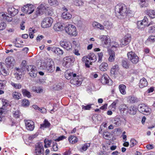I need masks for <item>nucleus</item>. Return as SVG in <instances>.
Instances as JSON below:
<instances>
[{
  "instance_id": "12",
  "label": "nucleus",
  "mask_w": 155,
  "mask_h": 155,
  "mask_svg": "<svg viewBox=\"0 0 155 155\" xmlns=\"http://www.w3.org/2000/svg\"><path fill=\"white\" fill-rule=\"evenodd\" d=\"M59 44L61 47L68 51H69L72 49L71 44L68 41L66 40H61Z\"/></svg>"
},
{
  "instance_id": "62",
  "label": "nucleus",
  "mask_w": 155,
  "mask_h": 155,
  "mask_svg": "<svg viewBox=\"0 0 155 155\" xmlns=\"http://www.w3.org/2000/svg\"><path fill=\"white\" fill-rule=\"evenodd\" d=\"M148 40L150 42L155 41V35L150 36Z\"/></svg>"
},
{
  "instance_id": "13",
  "label": "nucleus",
  "mask_w": 155,
  "mask_h": 155,
  "mask_svg": "<svg viewBox=\"0 0 155 155\" xmlns=\"http://www.w3.org/2000/svg\"><path fill=\"white\" fill-rule=\"evenodd\" d=\"M131 39V35L129 34H126L121 40L120 45L123 46L128 44L130 41Z\"/></svg>"
},
{
  "instance_id": "25",
  "label": "nucleus",
  "mask_w": 155,
  "mask_h": 155,
  "mask_svg": "<svg viewBox=\"0 0 155 155\" xmlns=\"http://www.w3.org/2000/svg\"><path fill=\"white\" fill-rule=\"evenodd\" d=\"M63 27H64V26H63L61 23H57L54 25L53 28L54 30L59 31L62 30Z\"/></svg>"
},
{
  "instance_id": "54",
  "label": "nucleus",
  "mask_w": 155,
  "mask_h": 155,
  "mask_svg": "<svg viewBox=\"0 0 155 155\" xmlns=\"http://www.w3.org/2000/svg\"><path fill=\"white\" fill-rule=\"evenodd\" d=\"M30 103L28 100L24 99L22 100V105L23 106L27 107L29 105Z\"/></svg>"
},
{
  "instance_id": "14",
  "label": "nucleus",
  "mask_w": 155,
  "mask_h": 155,
  "mask_svg": "<svg viewBox=\"0 0 155 155\" xmlns=\"http://www.w3.org/2000/svg\"><path fill=\"white\" fill-rule=\"evenodd\" d=\"M2 108L0 109V115H2V114H5V110H6V108L9 105L8 101L5 99H2Z\"/></svg>"
},
{
  "instance_id": "38",
  "label": "nucleus",
  "mask_w": 155,
  "mask_h": 155,
  "mask_svg": "<svg viewBox=\"0 0 155 155\" xmlns=\"http://www.w3.org/2000/svg\"><path fill=\"white\" fill-rule=\"evenodd\" d=\"M119 70V66L118 65L116 64L113 66L110 70V73L111 74L115 75V72Z\"/></svg>"
},
{
  "instance_id": "30",
  "label": "nucleus",
  "mask_w": 155,
  "mask_h": 155,
  "mask_svg": "<svg viewBox=\"0 0 155 155\" xmlns=\"http://www.w3.org/2000/svg\"><path fill=\"white\" fill-rule=\"evenodd\" d=\"M108 64L105 62H103L99 66V69L102 71H107L108 69Z\"/></svg>"
},
{
  "instance_id": "2",
  "label": "nucleus",
  "mask_w": 155,
  "mask_h": 155,
  "mask_svg": "<svg viewBox=\"0 0 155 155\" xmlns=\"http://www.w3.org/2000/svg\"><path fill=\"white\" fill-rule=\"evenodd\" d=\"M54 62L52 60H46L44 61L41 63V68L47 69L48 72H53L54 70Z\"/></svg>"
},
{
  "instance_id": "46",
  "label": "nucleus",
  "mask_w": 155,
  "mask_h": 155,
  "mask_svg": "<svg viewBox=\"0 0 155 155\" xmlns=\"http://www.w3.org/2000/svg\"><path fill=\"white\" fill-rule=\"evenodd\" d=\"M48 2L51 5L56 6L58 5V2L57 0H48Z\"/></svg>"
},
{
  "instance_id": "23",
  "label": "nucleus",
  "mask_w": 155,
  "mask_h": 155,
  "mask_svg": "<svg viewBox=\"0 0 155 155\" xmlns=\"http://www.w3.org/2000/svg\"><path fill=\"white\" fill-rule=\"evenodd\" d=\"M147 84L148 82L145 78H143L140 80L139 86L140 88H143L146 87Z\"/></svg>"
},
{
  "instance_id": "32",
  "label": "nucleus",
  "mask_w": 155,
  "mask_h": 155,
  "mask_svg": "<svg viewBox=\"0 0 155 155\" xmlns=\"http://www.w3.org/2000/svg\"><path fill=\"white\" fill-rule=\"evenodd\" d=\"M74 74L71 72L70 70H67L65 72V77L67 79H70L73 77Z\"/></svg>"
},
{
  "instance_id": "4",
  "label": "nucleus",
  "mask_w": 155,
  "mask_h": 155,
  "mask_svg": "<svg viewBox=\"0 0 155 155\" xmlns=\"http://www.w3.org/2000/svg\"><path fill=\"white\" fill-rule=\"evenodd\" d=\"M64 27L65 30L69 35L75 36L77 35L76 28L74 26L70 24H68Z\"/></svg>"
},
{
  "instance_id": "8",
  "label": "nucleus",
  "mask_w": 155,
  "mask_h": 155,
  "mask_svg": "<svg viewBox=\"0 0 155 155\" xmlns=\"http://www.w3.org/2000/svg\"><path fill=\"white\" fill-rule=\"evenodd\" d=\"M127 56L128 59L134 64H137L139 61L138 56L133 51H131L128 53Z\"/></svg>"
},
{
  "instance_id": "48",
  "label": "nucleus",
  "mask_w": 155,
  "mask_h": 155,
  "mask_svg": "<svg viewBox=\"0 0 155 155\" xmlns=\"http://www.w3.org/2000/svg\"><path fill=\"white\" fill-rule=\"evenodd\" d=\"M111 136L110 133L108 132H105L103 134L104 138L106 140H110Z\"/></svg>"
},
{
  "instance_id": "52",
  "label": "nucleus",
  "mask_w": 155,
  "mask_h": 155,
  "mask_svg": "<svg viewBox=\"0 0 155 155\" xmlns=\"http://www.w3.org/2000/svg\"><path fill=\"white\" fill-rule=\"evenodd\" d=\"M103 24L105 28L107 29H110L112 27L111 25H110L108 21H104Z\"/></svg>"
},
{
  "instance_id": "28",
  "label": "nucleus",
  "mask_w": 155,
  "mask_h": 155,
  "mask_svg": "<svg viewBox=\"0 0 155 155\" xmlns=\"http://www.w3.org/2000/svg\"><path fill=\"white\" fill-rule=\"evenodd\" d=\"M92 25L94 28H97L101 30H103L104 29L103 25L96 21L93 22L92 23Z\"/></svg>"
},
{
  "instance_id": "34",
  "label": "nucleus",
  "mask_w": 155,
  "mask_h": 155,
  "mask_svg": "<svg viewBox=\"0 0 155 155\" xmlns=\"http://www.w3.org/2000/svg\"><path fill=\"white\" fill-rule=\"evenodd\" d=\"M62 17L64 19H70L71 18L72 15L70 13L66 12L62 13Z\"/></svg>"
},
{
  "instance_id": "42",
  "label": "nucleus",
  "mask_w": 155,
  "mask_h": 155,
  "mask_svg": "<svg viewBox=\"0 0 155 155\" xmlns=\"http://www.w3.org/2000/svg\"><path fill=\"white\" fill-rule=\"evenodd\" d=\"M0 16L2 17L3 18L5 19L7 21H11L12 20V18L11 17H9L3 13H1L0 14Z\"/></svg>"
},
{
  "instance_id": "58",
  "label": "nucleus",
  "mask_w": 155,
  "mask_h": 155,
  "mask_svg": "<svg viewBox=\"0 0 155 155\" xmlns=\"http://www.w3.org/2000/svg\"><path fill=\"white\" fill-rule=\"evenodd\" d=\"M52 148L53 150L55 151H57L58 149V147L57 144L55 142H53Z\"/></svg>"
},
{
  "instance_id": "55",
  "label": "nucleus",
  "mask_w": 155,
  "mask_h": 155,
  "mask_svg": "<svg viewBox=\"0 0 155 155\" xmlns=\"http://www.w3.org/2000/svg\"><path fill=\"white\" fill-rule=\"evenodd\" d=\"M137 142L136 140L134 139H132L130 141V147H132L137 143Z\"/></svg>"
},
{
  "instance_id": "60",
  "label": "nucleus",
  "mask_w": 155,
  "mask_h": 155,
  "mask_svg": "<svg viewBox=\"0 0 155 155\" xmlns=\"http://www.w3.org/2000/svg\"><path fill=\"white\" fill-rule=\"evenodd\" d=\"M143 23V25L147 26L148 18L146 17H144L143 19L141 21Z\"/></svg>"
},
{
  "instance_id": "3",
  "label": "nucleus",
  "mask_w": 155,
  "mask_h": 155,
  "mask_svg": "<svg viewBox=\"0 0 155 155\" xmlns=\"http://www.w3.org/2000/svg\"><path fill=\"white\" fill-rule=\"evenodd\" d=\"M82 60L85 62L86 67L89 68L90 67V65H92L93 62L96 61L97 58L94 53H90L87 56L83 57Z\"/></svg>"
},
{
  "instance_id": "61",
  "label": "nucleus",
  "mask_w": 155,
  "mask_h": 155,
  "mask_svg": "<svg viewBox=\"0 0 155 155\" xmlns=\"http://www.w3.org/2000/svg\"><path fill=\"white\" fill-rule=\"evenodd\" d=\"M0 72L4 76H6L8 74V71L6 70L4 68L0 71Z\"/></svg>"
},
{
  "instance_id": "31",
  "label": "nucleus",
  "mask_w": 155,
  "mask_h": 155,
  "mask_svg": "<svg viewBox=\"0 0 155 155\" xmlns=\"http://www.w3.org/2000/svg\"><path fill=\"white\" fill-rule=\"evenodd\" d=\"M121 122V121L120 118L118 117L114 119V120L113 121L114 126L115 127L119 126L120 125Z\"/></svg>"
},
{
  "instance_id": "63",
  "label": "nucleus",
  "mask_w": 155,
  "mask_h": 155,
  "mask_svg": "<svg viewBox=\"0 0 155 155\" xmlns=\"http://www.w3.org/2000/svg\"><path fill=\"white\" fill-rule=\"evenodd\" d=\"M149 31L150 32H155V24L152 26H151L149 28Z\"/></svg>"
},
{
  "instance_id": "9",
  "label": "nucleus",
  "mask_w": 155,
  "mask_h": 155,
  "mask_svg": "<svg viewBox=\"0 0 155 155\" xmlns=\"http://www.w3.org/2000/svg\"><path fill=\"white\" fill-rule=\"evenodd\" d=\"M139 111L145 115H148L150 113V109L144 104L139 105Z\"/></svg>"
},
{
  "instance_id": "37",
  "label": "nucleus",
  "mask_w": 155,
  "mask_h": 155,
  "mask_svg": "<svg viewBox=\"0 0 155 155\" xmlns=\"http://www.w3.org/2000/svg\"><path fill=\"white\" fill-rule=\"evenodd\" d=\"M43 7L44 8V5H42L38 7L36 11V15L34 17L35 18L38 15H40L41 13V12H42Z\"/></svg>"
},
{
  "instance_id": "50",
  "label": "nucleus",
  "mask_w": 155,
  "mask_h": 155,
  "mask_svg": "<svg viewBox=\"0 0 155 155\" xmlns=\"http://www.w3.org/2000/svg\"><path fill=\"white\" fill-rule=\"evenodd\" d=\"M93 105H94V104H91L86 106L82 105V109L84 110H90L91 108V106Z\"/></svg>"
},
{
  "instance_id": "43",
  "label": "nucleus",
  "mask_w": 155,
  "mask_h": 155,
  "mask_svg": "<svg viewBox=\"0 0 155 155\" xmlns=\"http://www.w3.org/2000/svg\"><path fill=\"white\" fill-rule=\"evenodd\" d=\"M127 108L128 107L126 105L123 104H121L119 107V109L121 111H125Z\"/></svg>"
},
{
  "instance_id": "11",
  "label": "nucleus",
  "mask_w": 155,
  "mask_h": 155,
  "mask_svg": "<svg viewBox=\"0 0 155 155\" xmlns=\"http://www.w3.org/2000/svg\"><path fill=\"white\" fill-rule=\"evenodd\" d=\"M35 155H44V147L41 143H38L35 145Z\"/></svg>"
},
{
  "instance_id": "7",
  "label": "nucleus",
  "mask_w": 155,
  "mask_h": 155,
  "mask_svg": "<svg viewBox=\"0 0 155 155\" xmlns=\"http://www.w3.org/2000/svg\"><path fill=\"white\" fill-rule=\"evenodd\" d=\"M99 38L101 40V44L104 48L108 47L110 43V39L109 36L106 35L100 36Z\"/></svg>"
},
{
  "instance_id": "20",
  "label": "nucleus",
  "mask_w": 155,
  "mask_h": 155,
  "mask_svg": "<svg viewBox=\"0 0 155 155\" xmlns=\"http://www.w3.org/2000/svg\"><path fill=\"white\" fill-rule=\"evenodd\" d=\"M25 9L27 11H26V13L28 14H30L32 13L34 10V7L31 4H28L25 6Z\"/></svg>"
},
{
  "instance_id": "16",
  "label": "nucleus",
  "mask_w": 155,
  "mask_h": 155,
  "mask_svg": "<svg viewBox=\"0 0 155 155\" xmlns=\"http://www.w3.org/2000/svg\"><path fill=\"white\" fill-rule=\"evenodd\" d=\"M70 83L77 86H79L81 84V81L79 79V77L77 76L76 74H74L73 75V77L71 80Z\"/></svg>"
},
{
  "instance_id": "15",
  "label": "nucleus",
  "mask_w": 155,
  "mask_h": 155,
  "mask_svg": "<svg viewBox=\"0 0 155 155\" xmlns=\"http://www.w3.org/2000/svg\"><path fill=\"white\" fill-rule=\"evenodd\" d=\"M5 62L8 68H12L15 63V59L13 57L9 56L6 59Z\"/></svg>"
},
{
  "instance_id": "40",
  "label": "nucleus",
  "mask_w": 155,
  "mask_h": 155,
  "mask_svg": "<svg viewBox=\"0 0 155 155\" xmlns=\"http://www.w3.org/2000/svg\"><path fill=\"white\" fill-rule=\"evenodd\" d=\"M50 124L47 120H45L44 123L43 124L41 125V128L42 129L49 127L50 126Z\"/></svg>"
},
{
  "instance_id": "35",
  "label": "nucleus",
  "mask_w": 155,
  "mask_h": 155,
  "mask_svg": "<svg viewBox=\"0 0 155 155\" xmlns=\"http://www.w3.org/2000/svg\"><path fill=\"white\" fill-rule=\"evenodd\" d=\"M22 93L24 96L27 97L28 98H30L31 97V93L26 89H22Z\"/></svg>"
},
{
  "instance_id": "51",
  "label": "nucleus",
  "mask_w": 155,
  "mask_h": 155,
  "mask_svg": "<svg viewBox=\"0 0 155 155\" xmlns=\"http://www.w3.org/2000/svg\"><path fill=\"white\" fill-rule=\"evenodd\" d=\"M122 65L124 68H128L129 67V63L127 62V61L125 60H123L122 61Z\"/></svg>"
},
{
  "instance_id": "5",
  "label": "nucleus",
  "mask_w": 155,
  "mask_h": 155,
  "mask_svg": "<svg viewBox=\"0 0 155 155\" xmlns=\"http://www.w3.org/2000/svg\"><path fill=\"white\" fill-rule=\"evenodd\" d=\"M75 61L74 58L73 56H68L64 58L63 61V65L66 68H69Z\"/></svg>"
},
{
  "instance_id": "57",
  "label": "nucleus",
  "mask_w": 155,
  "mask_h": 155,
  "mask_svg": "<svg viewBox=\"0 0 155 155\" xmlns=\"http://www.w3.org/2000/svg\"><path fill=\"white\" fill-rule=\"evenodd\" d=\"M97 54L98 56V62H101L102 61V58L103 55V54L102 52L98 53Z\"/></svg>"
},
{
  "instance_id": "22",
  "label": "nucleus",
  "mask_w": 155,
  "mask_h": 155,
  "mask_svg": "<svg viewBox=\"0 0 155 155\" xmlns=\"http://www.w3.org/2000/svg\"><path fill=\"white\" fill-rule=\"evenodd\" d=\"M109 55L108 60L109 61L112 62L114 61L115 59V52L112 50H109Z\"/></svg>"
},
{
  "instance_id": "29",
  "label": "nucleus",
  "mask_w": 155,
  "mask_h": 155,
  "mask_svg": "<svg viewBox=\"0 0 155 155\" xmlns=\"http://www.w3.org/2000/svg\"><path fill=\"white\" fill-rule=\"evenodd\" d=\"M146 13L151 18H155V11L153 10H147Z\"/></svg>"
},
{
  "instance_id": "18",
  "label": "nucleus",
  "mask_w": 155,
  "mask_h": 155,
  "mask_svg": "<svg viewBox=\"0 0 155 155\" xmlns=\"http://www.w3.org/2000/svg\"><path fill=\"white\" fill-rule=\"evenodd\" d=\"M109 77L107 74H104L102 76L101 78V81L104 84L110 85L111 84V80L109 79Z\"/></svg>"
},
{
  "instance_id": "27",
  "label": "nucleus",
  "mask_w": 155,
  "mask_h": 155,
  "mask_svg": "<svg viewBox=\"0 0 155 155\" xmlns=\"http://www.w3.org/2000/svg\"><path fill=\"white\" fill-rule=\"evenodd\" d=\"M119 101V100L117 99L114 101L109 106V109L113 111L115 110L116 107V105L118 103Z\"/></svg>"
},
{
  "instance_id": "47",
  "label": "nucleus",
  "mask_w": 155,
  "mask_h": 155,
  "mask_svg": "<svg viewBox=\"0 0 155 155\" xmlns=\"http://www.w3.org/2000/svg\"><path fill=\"white\" fill-rule=\"evenodd\" d=\"M12 96L15 99L18 100L20 98L21 94L17 92H14L12 94Z\"/></svg>"
},
{
  "instance_id": "59",
  "label": "nucleus",
  "mask_w": 155,
  "mask_h": 155,
  "mask_svg": "<svg viewBox=\"0 0 155 155\" xmlns=\"http://www.w3.org/2000/svg\"><path fill=\"white\" fill-rule=\"evenodd\" d=\"M14 116L16 118H18L20 116V113L18 110H17L13 112Z\"/></svg>"
},
{
  "instance_id": "24",
  "label": "nucleus",
  "mask_w": 155,
  "mask_h": 155,
  "mask_svg": "<svg viewBox=\"0 0 155 155\" xmlns=\"http://www.w3.org/2000/svg\"><path fill=\"white\" fill-rule=\"evenodd\" d=\"M127 100V101L131 104H133L137 102L138 101L137 98L133 95L128 96Z\"/></svg>"
},
{
  "instance_id": "1",
  "label": "nucleus",
  "mask_w": 155,
  "mask_h": 155,
  "mask_svg": "<svg viewBox=\"0 0 155 155\" xmlns=\"http://www.w3.org/2000/svg\"><path fill=\"white\" fill-rule=\"evenodd\" d=\"M115 11L117 17L120 19L124 18L130 13V11L123 4H119L115 7Z\"/></svg>"
},
{
  "instance_id": "17",
  "label": "nucleus",
  "mask_w": 155,
  "mask_h": 155,
  "mask_svg": "<svg viewBox=\"0 0 155 155\" xmlns=\"http://www.w3.org/2000/svg\"><path fill=\"white\" fill-rule=\"evenodd\" d=\"M25 125L26 128L28 130H33L35 127L34 124L33 122L30 120H25Z\"/></svg>"
},
{
  "instance_id": "39",
  "label": "nucleus",
  "mask_w": 155,
  "mask_h": 155,
  "mask_svg": "<svg viewBox=\"0 0 155 155\" xmlns=\"http://www.w3.org/2000/svg\"><path fill=\"white\" fill-rule=\"evenodd\" d=\"M70 142L72 143H74L78 141L77 138L74 136H71L68 138Z\"/></svg>"
},
{
  "instance_id": "45",
  "label": "nucleus",
  "mask_w": 155,
  "mask_h": 155,
  "mask_svg": "<svg viewBox=\"0 0 155 155\" xmlns=\"http://www.w3.org/2000/svg\"><path fill=\"white\" fill-rule=\"evenodd\" d=\"M74 2L75 5L78 6H81L84 4L82 0H74Z\"/></svg>"
},
{
  "instance_id": "41",
  "label": "nucleus",
  "mask_w": 155,
  "mask_h": 155,
  "mask_svg": "<svg viewBox=\"0 0 155 155\" xmlns=\"http://www.w3.org/2000/svg\"><path fill=\"white\" fill-rule=\"evenodd\" d=\"M10 84L14 88L16 89H20L22 87L21 85L19 83L16 84L14 82H11Z\"/></svg>"
},
{
  "instance_id": "6",
  "label": "nucleus",
  "mask_w": 155,
  "mask_h": 155,
  "mask_svg": "<svg viewBox=\"0 0 155 155\" xmlns=\"http://www.w3.org/2000/svg\"><path fill=\"white\" fill-rule=\"evenodd\" d=\"M53 19L50 17H46L42 21L41 25L42 28H46L50 27L53 22Z\"/></svg>"
},
{
  "instance_id": "36",
  "label": "nucleus",
  "mask_w": 155,
  "mask_h": 155,
  "mask_svg": "<svg viewBox=\"0 0 155 155\" xmlns=\"http://www.w3.org/2000/svg\"><path fill=\"white\" fill-rule=\"evenodd\" d=\"M32 89L33 91L37 93H41L43 91V90L40 87L33 86L32 87Z\"/></svg>"
},
{
  "instance_id": "21",
  "label": "nucleus",
  "mask_w": 155,
  "mask_h": 155,
  "mask_svg": "<svg viewBox=\"0 0 155 155\" xmlns=\"http://www.w3.org/2000/svg\"><path fill=\"white\" fill-rule=\"evenodd\" d=\"M138 110L136 107L134 105H132L129 108L128 112V113L131 115H134L136 114Z\"/></svg>"
},
{
  "instance_id": "56",
  "label": "nucleus",
  "mask_w": 155,
  "mask_h": 155,
  "mask_svg": "<svg viewBox=\"0 0 155 155\" xmlns=\"http://www.w3.org/2000/svg\"><path fill=\"white\" fill-rule=\"evenodd\" d=\"M6 24L1 20H0V30H2L4 29L6 26Z\"/></svg>"
},
{
  "instance_id": "64",
  "label": "nucleus",
  "mask_w": 155,
  "mask_h": 155,
  "mask_svg": "<svg viewBox=\"0 0 155 155\" xmlns=\"http://www.w3.org/2000/svg\"><path fill=\"white\" fill-rule=\"evenodd\" d=\"M65 137L64 136H61L58 137V138H57L55 140L56 141H59L62 140L65 138Z\"/></svg>"
},
{
  "instance_id": "49",
  "label": "nucleus",
  "mask_w": 155,
  "mask_h": 155,
  "mask_svg": "<svg viewBox=\"0 0 155 155\" xmlns=\"http://www.w3.org/2000/svg\"><path fill=\"white\" fill-rule=\"evenodd\" d=\"M90 146V143H86L84 144L81 148L82 151H85Z\"/></svg>"
},
{
  "instance_id": "53",
  "label": "nucleus",
  "mask_w": 155,
  "mask_h": 155,
  "mask_svg": "<svg viewBox=\"0 0 155 155\" xmlns=\"http://www.w3.org/2000/svg\"><path fill=\"white\" fill-rule=\"evenodd\" d=\"M137 27L138 28L142 29L146 26L143 25V23L141 21H138L137 22Z\"/></svg>"
},
{
  "instance_id": "44",
  "label": "nucleus",
  "mask_w": 155,
  "mask_h": 155,
  "mask_svg": "<svg viewBox=\"0 0 155 155\" xmlns=\"http://www.w3.org/2000/svg\"><path fill=\"white\" fill-rule=\"evenodd\" d=\"M45 143V147L47 148L48 147H50L52 143V140H48L45 139L44 140Z\"/></svg>"
},
{
  "instance_id": "10",
  "label": "nucleus",
  "mask_w": 155,
  "mask_h": 155,
  "mask_svg": "<svg viewBox=\"0 0 155 155\" xmlns=\"http://www.w3.org/2000/svg\"><path fill=\"white\" fill-rule=\"evenodd\" d=\"M26 68L31 77L35 78L36 76L37 71L35 66L33 65H30L27 66Z\"/></svg>"
},
{
  "instance_id": "26",
  "label": "nucleus",
  "mask_w": 155,
  "mask_h": 155,
  "mask_svg": "<svg viewBox=\"0 0 155 155\" xmlns=\"http://www.w3.org/2000/svg\"><path fill=\"white\" fill-rule=\"evenodd\" d=\"M53 53L58 56H61L63 54L64 51L59 48L55 47Z\"/></svg>"
},
{
  "instance_id": "33",
  "label": "nucleus",
  "mask_w": 155,
  "mask_h": 155,
  "mask_svg": "<svg viewBox=\"0 0 155 155\" xmlns=\"http://www.w3.org/2000/svg\"><path fill=\"white\" fill-rule=\"evenodd\" d=\"M126 86L123 84H120L119 86V88L120 93L123 95L126 94Z\"/></svg>"
},
{
  "instance_id": "19",
  "label": "nucleus",
  "mask_w": 155,
  "mask_h": 155,
  "mask_svg": "<svg viewBox=\"0 0 155 155\" xmlns=\"http://www.w3.org/2000/svg\"><path fill=\"white\" fill-rule=\"evenodd\" d=\"M8 11L9 14L12 16H14L18 12V11L17 8H16L13 7L8 8Z\"/></svg>"
}]
</instances>
